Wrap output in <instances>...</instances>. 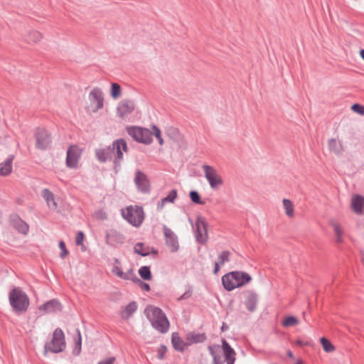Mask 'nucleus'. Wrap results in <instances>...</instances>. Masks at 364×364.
I'll use <instances>...</instances> for the list:
<instances>
[{"label": "nucleus", "mask_w": 364, "mask_h": 364, "mask_svg": "<svg viewBox=\"0 0 364 364\" xmlns=\"http://www.w3.org/2000/svg\"><path fill=\"white\" fill-rule=\"evenodd\" d=\"M144 314L154 329L162 333L168 331L169 321L161 309L149 306L145 309Z\"/></svg>", "instance_id": "1"}, {"label": "nucleus", "mask_w": 364, "mask_h": 364, "mask_svg": "<svg viewBox=\"0 0 364 364\" xmlns=\"http://www.w3.org/2000/svg\"><path fill=\"white\" fill-rule=\"evenodd\" d=\"M251 280L252 277L248 273L240 271L229 272L222 277L223 287L228 291L242 287L250 282Z\"/></svg>", "instance_id": "2"}, {"label": "nucleus", "mask_w": 364, "mask_h": 364, "mask_svg": "<svg viewBox=\"0 0 364 364\" xmlns=\"http://www.w3.org/2000/svg\"><path fill=\"white\" fill-rule=\"evenodd\" d=\"M9 299L14 311L25 312L29 306V299L26 294L19 288H14L10 291Z\"/></svg>", "instance_id": "3"}, {"label": "nucleus", "mask_w": 364, "mask_h": 364, "mask_svg": "<svg viewBox=\"0 0 364 364\" xmlns=\"http://www.w3.org/2000/svg\"><path fill=\"white\" fill-rule=\"evenodd\" d=\"M123 218L132 225L139 227L144 219V212L141 206L129 205L121 210Z\"/></svg>", "instance_id": "4"}, {"label": "nucleus", "mask_w": 364, "mask_h": 364, "mask_svg": "<svg viewBox=\"0 0 364 364\" xmlns=\"http://www.w3.org/2000/svg\"><path fill=\"white\" fill-rule=\"evenodd\" d=\"M44 348L45 353L50 351L53 353H58L64 350L65 348V336L60 328H58L54 331L51 341L45 344Z\"/></svg>", "instance_id": "5"}, {"label": "nucleus", "mask_w": 364, "mask_h": 364, "mask_svg": "<svg viewBox=\"0 0 364 364\" xmlns=\"http://www.w3.org/2000/svg\"><path fill=\"white\" fill-rule=\"evenodd\" d=\"M205 178L208 181L210 188L213 191L218 190L223 185V179L218 171L211 166L204 164L202 166Z\"/></svg>", "instance_id": "6"}, {"label": "nucleus", "mask_w": 364, "mask_h": 364, "mask_svg": "<svg viewBox=\"0 0 364 364\" xmlns=\"http://www.w3.org/2000/svg\"><path fill=\"white\" fill-rule=\"evenodd\" d=\"M111 150L112 157L114 156V166L117 168L120 166L124 153L128 151L127 142L123 139H117L112 142Z\"/></svg>", "instance_id": "7"}, {"label": "nucleus", "mask_w": 364, "mask_h": 364, "mask_svg": "<svg viewBox=\"0 0 364 364\" xmlns=\"http://www.w3.org/2000/svg\"><path fill=\"white\" fill-rule=\"evenodd\" d=\"M127 132L135 141L149 144L152 142V134L146 128L130 127L127 128Z\"/></svg>", "instance_id": "8"}, {"label": "nucleus", "mask_w": 364, "mask_h": 364, "mask_svg": "<svg viewBox=\"0 0 364 364\" xmlns=\"http://www.w3.org/2000/svg\"><path fill=\"white\" fill-rule=\"evenodd\" d=\"M90 105V108L92 112H97L104 106V95L101 89L98 87L93 88L88 96Z\"/></svg>", "instance_id": "9"}, {"label": "nucleus", "mask_w": 364, "mask_h": 364, "mask_svg": "<svg viewBox=\"0 0 364 364\" xmlns=\"http://www.w3.org/2000/svg\"><path fill=\"white\" fill-rule=\"evenodd\" d=\"M194 235L196 240L198 243L205 244L207 242V222L204 218L198 217L194 228Z\"/></svg>", "instance_id": "10"}, {"label": "nucleus", "mask_w": 364, "mask_h": 364, "mask_svg": "<svg viewBox=\"0 0 364 364\" xmlns=\"http://www.w3.org/2000/svg\"><path fill=\"white\" fill-rule=\"evenodd\" d=\"M82 149L77 145H71L67 150L66 166L71 168L77 167L80 159Z\"/></svg>", "instance_id": "11"}, {"label": "nucleus", "mask_w": 364, "mask_h": 364, "mask_svg": "<svg viewBox=\"0 0 364 364\" xmlns=\"http://www.w3.org/2000/svg\"><path fill=\"white\" fill-rule=\"evenodd\" d=\"M36 146L39 149H46L51 144L50 133L45 129L38 128L35 134Z\"/></svg>", "instance_id": "12"}, {"label": "nucleus", "mask_w": 364, "mask_h": 364, "mask_svg": "<svg viewBox=\"0 0 364 364\" xmlns=\"http://www.w3.org/2000/svg\"><path fill=\"white\" fill-rule=\"evenodd\" d=\"M163 232L165 237L166 244L172 252H177L179 249L178 237L167 226H163Z\"/></svg>", "instance_id": "13"}, {"label": "nucleus", "mask_w": 364, "mask_h": 364, "mask_svg": "<svg viewBox=\"0 0 364 364\" xmlns=\"http://www.w3.org/2000/svg\"><path fill=\"white\" fill-rule=\"evenodd\" d=\"M134 183L139 191L146 193L149 192V181L147 176L141 171L135 173Z\"/></svg>", "instance_id": "14"}, {"label": "nucleus", "mask_w": 364, "mask_h": 364, "mask_svg": "<svg viewBox=\"0 0 364 364\" xmlns=\"http://www.w3.org/2000/svg\"><path fill=\"white\" fill-rule=\"evenodd\" d=\"M135 108L133 101L129 100H122L117 108V112L121 118H124L131 114Z\"/></svg>", "instance_id": "15"}, {"label": "nucleus", "mask_w": 364, "mask_h": 364, "mask_svg": "<svg viewBox=\"0 0 364 364\" xmlns=\"http://www.w3.org/2000/svg\"><path fill=\"white\" fill-rule=\"evenodd\" d=\"M95 154L97 159L101 162L105 163L107 161L112 159L111 146L96 149Z\"/></svg>", "instance_id": "16"}, {"label": "nucleus", "mask_w": 364, "mask_h": 364, "mask_svg": "<svg viewBox=\"0 0 364 364\" xmlns=\"http://www.w3.org/2000/svg\"><path fill=\"white\" fill-rule=\"evenodd\" d=\"M61 309V304L57 299L48 301L40 307V310H43L46 313L58 312Z\"/></svg>", "instance_id": "17"}, {"label": "nucleus", "mask_w": 364, "mask_h": 364, "mask_svg": "<svg viewBox=\"0 0 364 364\" xmlns=\"http://www.w3.org/2000/svg\"><path fill=\"white\" fill-rule=\"evenodd\" d=\"M258 301V297L255 292L248 291L247 294L245 305L248 311L253 312L255 311Z\"/></svg>", "instance_id": "18"}, {"label": "nucleus", "mask_w": 364, "mask_h": 364, "mask_svg": "<svg viewBox=\"0 0 364 364\" xmlns=\"http://www.w3.org/2000/svg\"><path fill=\"white\" fill-rule=\"evenodd\" d=\"M328 149L337 156L342 155L344 148L342 141L336 139H330L328 141Z\"/></svg>", "instance_id": "19"}, {"label": "nucleus", "mask_w": 364, "mask_h": 364, "mask_svg": "<svg viewBox=\"0 0 364 364\" xmlns=\"http://www.w3.org/2000/svg\"><path fill=\"white\" fill-rule=\"evenodd\" d=\"M231 253L228 250H224L220 252L218 255V262H215L214 263V269L213 273L217 274L220 270L221 266L224 265L225 263L230 261V256Z\"/></svg>", "instance_id": "20"}, {"label": "nucleus", "mask_w": 364, "mask_h": 364, "mask_svg": "<svg viewBox=\"0 0 364 364\" xmlns=\"http://www.w3.org/2000/svg\"><path fill=\"white\" fill-rule=\"evenodd\" d=\"M351 208L357 214L364 213V197L355 196L352 198Z\"/></svg>", "instance_id": "21"}, {"label": "nucleus", "mask_w": 364, "mask_h": 364, "mask_svg": "<svg viewBox=\"0 0 364 364\" xmlns=\"http://www.w3.org/2000/svg\"><path fill=\"white\" fill-rule=\"evenodd\" d=\"M206 336L205 333H198L195 332H190L186 334V341H187L188 346L193 343H200L205 341Z\"/></svg>", "instance_id": "22"}, {"label": "nucleus", "mask_w": 364, "mask_h": 364, "mask_svg": "<svg viewBox=\"0 0 364 364\" xmlns=\"http://www.w3.org/2000/svg\"><path fill=\"white\" fill-rule=\"evenodd\" d=\"M171 343L174 349L181 352L183 351L188 346L187 341H182L179 336V334L176 332L172 333Z\"/></svg>", "instance_id": "23"}, {"label": "nucleus", "mask_w": 364, "mask_h": 364, "mask_svg": "<svg viewBox=\"0 0 364 364\" xmlns=\"http://www.w3.org/2000/svg\"><path fill=\"white\" fill-rule=\"evenodd\" d=\"M134 253L139 255L142 257L148 256L150 253H153L154 255L157 254V250L151 248V251H150V248L149 246L144 247V243L137 242L134 247Z\"/></svg>", "instance_id": "24"}, {"label": "nucleus", "mask_w": 364, "mask_h": 364, "mask_svg": "<svg viewBox=\"0 0 364 364\" xmlns=\"http://www.w3.org/2000/svg\"><path fill=\"white\" fill-rule=\"evenodd\" d=\"M42 196L46 200L47 205L51 210H55L58 207L53 193L48 189L45 188L42 191Z\"/></svg>", "instance_id": "25"}, {"label": "nucleus", "mask_w": 364, "mask_h": 364, "mask_svg": "<svg viewBox=\"0 0 364 364\" xmlns=\"http://www.w3.org/2000/svg\"><path fill=\"white\" fill-rule=\"evenodd\" d=\"M14 228L21 233L26 235L28 232V225L20 218H14L12 220Z\"/></svg>", "instance_id": "26"}, {"label": "nucleus", "mask_w": 364, "mask_h": 364, "mask_svg": "<svg viewBox=\"0 0 364 364\" xmlns=\"http://www.w3.org/2000/svg\"><path fill=\"white\" fill-rule=\"evenodd\" d=\"M137 309V304L132 301L127 304L122 311L121 316L124 319H128Z\"/></svg>", "instance_id": "27"}, {"label": "nucleus", "mask_w": 364, "mask_h": 364, "mask_svg": "<svg viewBox=\"0 0 364 364\" xmlns=\"http://www.w3.org/2000/svg\"><path fill=\"white\" fill-rule=\"evenodd\" d=\"M12 161L13 158H9L0 165V175L1 176L11 173L12 171Z\"/></svg>", "instance_id": "28"}, {"label": "nucleus", "mask_w": 364, "mask_h": 364, "mask_svg": "<svg viewBox=\"0 0 364 364\" xmlns=\"http://www.w3.org/2000/svg\"><path fill=\"white\" fill-rule=\"evenodd\" d=\"M331 225L332 226L334 230L336 242L338 243L343 242V230L342 227L336 222H331Z\"/></svg>", "instance_id": "29"}, {"label": "nucleus", "mask_w": 364, "mask_h": 364, "mask_svg": "<svg viewBox=\"0 0 364 364\" xmlns=\"http://www.w3.org/2000/svg\"><path fill=\"white\" fill-rule=\"evenodd\" d=\"M222 346L225 358H230L235 357V352L233 348L229 345L226 340H222Z\"/></svg>", "instance_id": "30"}, {"label": "nucleus", "mask_w": 364, "mask_h": 364, "mask_svg": "<svg viewBox=\"0 0 364 364\" xmlns=\"http://www.w3.org/2000/svg\"><path fill=\"white\" fill-rule=\"evenodd\" d=\"M283 206L285 210L286 215L291 218L294 216V205L292 202L289 199H283L282 200Z\"/></svg>", "instance_id": "31"}, {"label": "nucleus", "mask_w": 364, "mask_h": 364, "mask_svg": "<svg viewBox=\"0 0 364 364\" xmlns=\"http://www.w3.org/2000/svg\"><path fill=\"white\" fill-rule=\"evenodd\" d=\"M110 95L114 100H117L121 97L122 89L121 86L118 83L112 82L111 84Z\"/></svg>", "instance_id": "32"}, {"label": "nucleus", "mask_w": 364, "mask_h": 364, "mask_svg": "<svg viewBox=\"0 0 364 364\" xmlns=\"http://www.w3.org/2000/svg\"><path fill=\"white\" fill-rule=\"evenodd\" d=\"M119 278L124 280H131L133 282L139 281V279L134 274L132 269H129L126 272H122V276H120Z\"/></svg>", "instance_id": "33"}, {"label": "nucleus", "mask_w": 364, "mask_h": 364, "mask_svg": "<svg viewBox=\"0 0 364 364\" xmlns=\"http://www.w3.org/2000/svg\"><path fill=\"white\" fill-rule=\"evenodd\" d=\"M42 38V35L37 31H32L30 32L26 38L28 43H36Z\"/></svg>", "instance_id": "34"}, {"label": "nucleus", "mask_w": 364, "mask_h": 364, "mask_svg": "<svg viewBox=\"0 0 364 364\" xmlns=\"http://www.w3.org/2000/svg\"><path fill=\"white\" fill-rule=\"evenodd\" d=\"M140 277L144 280H150L151 279V273L149 267L143 266L139 269Z\"/></svg>", "instance_id": "35"}, {"label": "nucleus", "mask_w": 364, "mask_h": 364, "mask_svg": "<svg viewBox=\"0 0 364 364\" xmlns=\"http://www.w3.org/2000/svg\"><path fill=\"white\" fill-rule=\"evenodd\" d=\"M299 323V320L293 316H287L283 321L282 325L284 327H290L296 326Z\"/></svg>", "instance_id": "36"}, {"label": "nucleus", "mask_w": 364, "mask_h": 364, "mask_svg": "<svg viewBox=\"0 0 364 364\" xmlns=\"http://www.w3.org/2000/svg\"><path fill=\"white\" fill-rule=\"evenodd\" d=\"M321 343L323 350L326 353H331L335 350V347L333 346V344L324 337L321 338Z\"/></svg>", "instance_id": "37"}, {"label": "nucleus", "mask_w": 364, "mask_h": 364, "mask_svg": "<svg viewBox=\"0 0 364 364\" xmlns=\"http://www.w3.org/2000/svg\"><path fill=\"white\" fill-rule=\"evenodd\" d=\"M122 270L120 267V262L118 259H114L113 267L112 269V272L114 275L117 276L119 278L122 276Z\"/></svg>", "instance_id": "38"}, {"label": "nucleus", "mask_w": 364, "mask_h": 364, "mask_svg": "<svg viewBox=\"0 0 364 364\" xmlns=\"http://www.w3.org/2000/svg\"><path fill=\"white\" fill-rule=\"evenodd\" d=\"M190 198L191 200L196 204H204V201L201 200L199 193L196 191H191L190 192Z\"/></svg>", "instance_id": "39"}, {"label": "nucleus", "mask_w": 364, "mask_h": 364, "mask_svg": "<svg viewBox=\"0 0 364 364\" xmlns=\"http://www.w3.org/2000/svg\"><path fill=\"white\" fill-rule=\"evenodd\" d=\"M208 350L210 354L212 355L213 359V364H223L220 356H218L216 354L214 347L208 346Z\"/></svg>", "instance_id": "40"}, {"label": "nucleus", "mask_w": 364, "mask_h": 364, "mask_svg": "<svg viewBox=\"0 0 364 364\" xmlns=\"http://www.w3.org/2000/svg\"><path fill=\"white\" fill-rule=\"evenodd\" d=\"M177 197V191L175 189L171 190L167 196L163 198V202L173 203Z\"/></svg>", "instance_id": "41"}, {"label": "nucleus", "mask_w": 364, "mask_h": 364, "mask_svg": "<svg viewBox=\"0 0 364 364\" xmlns=\"http://www.w3.org/2000/svg\"><path fill=\"white\" fill-rule=\"evenodd\" d=\"M93 215L97 220H106L107 218L106 212L102 209L95 211Z\"/></svg>", "instance_id": "42"}, {"label": "nucleus", "mask_w": 364, "mask_h": 364, "mask_svg": "<svg viewBox=\"0 0 364 364\" xmlns=\"http://www.w3.org/2000/svg\"><path fill=\"white\" fill-rule=\"evenodd\" d=\"M77 333L78 338L76 341L75 348L74 351H77L76 354L78 355L81 351L82 338H81V335H80L79 330H77Z\"/></svg>", "instance_id": "43"}, {"label": "nucleus", "mask_w": 364, "mask_h": 364, "mask_svg": "<svg viewBox=\"0 0 364 364\" xmlns=\"http://www.w3.org/2000/svg\"><path fill=\"white\" fill-rule=\"evenodd\" d=\"M351 109L355 112L364 115V106L360 104H354L352 105Z\"/></svg>", "instance_id": "44"}, {"label": "nucleus", "mask_w": 364, "mask_h": 364, "mask_svg": "<svg viewBox=\"0 0 364 364\" xmlns=\"http://www.w3.org/2000/svg\"><path fill=\"white\" fill-rule=\"evenodd\" d=\"M59 247L61 250V252H60V257L62 258H65L68 254V251L66 249V247H65V244L63 241H60L59 242Z\"/></svg>", "instance_id": "45"}, {"label": "nucleus", "mask_w": 364, "mask_h": 364, "mask_svg": "<svg viewBox=\"0 0 364 364\" xmlns=\"http://www.w3.org/2000/svg\"><path fill=\"white\" fill-rule=\"evenodd\" d=\"M134 283H137L142 290H144L146 291H150L149 284L144 282H142L141 279H139V281H136Z\"/></svg>", "instance_id": "46"}, {"label": "nucleus", "mask_w": 364, "mask_h": 364, "mask_svg": "<svg viewBox=\"0 0 364 364\" xmlns=\"http://www.w3.org/2000/svg\"><path fill=\"white\" fill-rule=\"evenodd\" d=\"M84 240V234L82 231H79L75 237V243L77 245H80L82 244Z\"/></svg>", "instance_id": "47"}, {"label": "nucleus", "mask_w": 364, "mask_h": 364, "mask_svg": "<svg viewBox=\"0 0 364 364\" xmlns=\"http://www.w3.org/2000/svg\"><path fill=\"white\" fill-rule=\"evenodd\" d=\"M191 296V288L188 287V289L186 290L181 296H179L177 300L178 301H182V300H184V299H187L188 298H190Z\"/></svg>", "instance_id": "48"}, {"label": "nucleus", "mask_w": 364, "mask_h": 364, "mask_svg": "<svg viewBox=\"0 0 364 364\" xmlns=\"http://www.w3.org/2000/svg\"><path fill=\"white\" fill-rule=\"evenodd\" d=\"M166 351V347L164 345H161L159 348L158 349V358L159 359H163L164 357V355Z\"/></svg>", "instance_id": "49"}, {"label": "nucleus", "mask_w": 364, "mask_h": 364, "mask_svg": "<svg viewBox=\"0 0 364 364\" xmlns=\"http://www.w3.org/2000/svg\"><path fill=\"white\" fill-rule=\"evenodd\" d=\"M153 132H151L152 135H154L157 139L160 138L161 136V131L156 126H152Z\"/></svg>", "instance_id": "50"}, {"label": "nucleus", "mask_w": 364, "mask_h": 364, "mask_svg": "<svg viewBox=\"0 0 364 364\" xmlns=\"http://www.w3.org/2000/svg\"><path fill=\"white\" fill-rule=\"evenodd\" d=\"M296 343L300 346H308L309 344L308 341H303L301 340H297Z\"/></svg>", "instance_id": "51"}, {"label": "nucleus", "mask_w": 364, "mask_h": 364, "mask_svg": "<svg viewBox=\"0 0 364 364\" xmlns=\"http://www.w3.org/2000/svg\"><path fill=\"white\" fill-rule=\"evenodd\" d=\"M166 203V202H163V198H162L161 200V201L157 205V209L159 210H161Z\"/></svg>", "instance_id": "52"}, {"label": "nucleus", "mask_w": 364, "mask_h": 364, "mask_svg": "<svg viewBox=\"0 0 364 364\" xmlns=\"http://www.w3.org/2000/svg\"><path fill=\"white\" fill-rule=\"evenodd\" d=\"M227 360V364H234L235 363V357H232L230 358H225Z\"/></svg>", "instance_id": "53"}, {"label": "nucleus", "mask_w": 364, "mask_h": 364, "mask_svg": "<svg viewBox=\"0 0 364 364\" xmlns=\"http://www.w3.org/2000/svg\"><path fill=\"white\" fill-rule=\"evenodd\" d=\"M287 355L290 358H294V354L291 350L287 351Z\"/></svg>", "instance_id": "54"}, {"label": "nucleus", "mask_w": 364, "mask_h": 364, "mask_svg": "<svg viewBox=\"0 0 364 364\" xmlns=\"http://www.w3.org/2000/svg\"><path fill=\"white\" fill-rule=\"evenodd\" d=\"M227 329H228V326H227L225 323H223V326H222V327H221V331H226Z\"/></svg>", "instance_id": "55"}, {"label": "nucleus", "mask_w": 364, "mask_h": 364, "mask_svg": "<svg viewBox=\"0 0 364 364\" xmlns=\"http://www.w3.org/2000/svg\"><path fill=\"white\" fill-rule=\"evenodd\" d=\"M157 139L159 140V144L162 145L164 143V140H163L162 137L161 136L160 138H158Z\"/></svg>", "instance_id": "56"}, {"label": "nucleus", "mask_w": 364, "mask_h": 364, "mask_svg": "<svg viewBox=\"0 0 364 364\" xmlns=\"http://www.w3.org/2000/svg\"><path fill=\"white\" fill-rule=\"evenodd\" d=\"M360 55L361 56V58L364 60V50H360Z\"/></svg>", "instance_id": "57"}, {"label": "nucleus", "mask_w": 364, "mask_h": 364, "mask_svg": "<svg viewBox=\"0 0 364 364\" xmlns=\"http://www.w3.org/2000/svg\"><path fill=\"white\" fill-rule=\"evenodd\" d=\"M295 364H302V361L301 360H298Z\"/></svg>", "instance_id": "58"}]
</instances>
